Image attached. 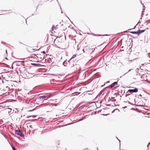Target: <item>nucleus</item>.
Returning <instances> with one entry per match:
<instances>
[{"instance_id": "f3484780", "label": "nucleus", "mask_w": 150, "mask_h": 150, "mask_svg": "<svg viewBox=\"0 0 150 150\" xmlns=\"http://www.w3.org/2000/svg\"><path fill=\"white\" fill-rule=\"evenodd\" d=\"M39 62V61H37V62Z\"/></svg>"}, {"instance_id": "4468645a", "label": "nucleus", "mask_w": 150, "mask_h": 150, "mask_svg": "<svg viewBox=\"0 0 150 150\" xmlns=\"http://www.w3.org/2000/svg\"><path fill=\"white\" fill-rule=\"evenodd\" d=\"M44 54H45V52L44 51H43V52H42Z\"/></svg>"}, {"instance_id": "ddd939ff", "label": "nucleus", "mask_w": 150, "mask_h": 150, "mask_svg": "<svg viewBox=\"0 0 150 150\" xmlns=\"http://www.w3.org/2000/svg\"><path fill=\"white\" fill-rule=\"evenodd\" d=\"M12 149L13 150H16V149L15 148V147H14V146H12Z\"/></svg>"}, {"instance_id": "7ed1b4c3", "label": "nucleus", "mask_w": 150, "mask_h": 150, "mask_svg": "<svg viewBox=\"0 0 150 150\" xmlns=\"http://www.w3.org/2000/svg\"><path fill=\"white\" fill-rule=\"evenodd\" d=\"M128 91L131 93H133L134 92H137L138 91V89L137 88H135L134 89H129L128 90Z\"/></svg>"}, {"instance_id": "2eb2a0df", "label": "nucleus", "mask_w": 150, "mask_h": 150, "mask_svg": "<svg viewBox=\"0 0 150 150\" xmlns=\"http://www.w3.org/2000/svg\"><path fill=\"white\" fill-rule=\"evenodd\" d=\"M150 144V142L149 143V144H148V146L149 145V144Z\"/></svg>"}, {"instance_id": "a211bd4d", "label": "nucleus", "mask_w": 150, "mask_h": 150, "mask_svg": "<svg viewBox=\"0 0 150 150\" xmlns=\"http://www.w3.org/2000/svg\"><path fill=\"white\" fill-rule=\"evenodd\" d=\"M20 44H21V42H20Z\"/></svg>"}, {"instance_id": "20e7f679", "label": "nucleus", "mask_w": 150, "mask_h": 150, "mask_svg": "<svg viewBox=\"0 0 150 150\" xmlns=\"http://www.w3.org/2000/svg\"><path fill=\"white\" fill-rule=\"evenodd\" d=\"M16 134L19 135L21 137H22V134L20 130H16L15 131Z\"/></svg>"}, {"instance_id": "f03ea898", "label": "nucleus", "mask_w": 150, "mask_h": 150, "mask_svg": "<svg viewBox=\"0 0 150 150\" xmlns=\"http://www.w3.org/2000/svg\"><path fill=\"white\" fill-rule=\"evenodd\" d=\"M49 97L48 96H40L39 97V99L41 100V101H42V100L43 99H45V100H47L48 98H49Z\"/></svg>"}, {"instance_id": "1a4fd4ad", "label": "nucleus", "mask_w": 150, "mask_h": 150, "mask_svg": "<svg viewBox=\"0 0 150 150\" xmlns=\"http://www.w3.org/2000/svg\"><path fill=\"white\" fill-rule=\"evenodd\" d=\"M130 33H132V34H139V32H138V31H133V32H130Z\"/></svg>"}, {"instance_id": "6e6552de", "label": "nucleus", "mask_w": 150, "mask_h": 150, "mask_svg": "<svg viewBox=\"0 0 150 150\" xmlns=\"http://www.w3.org/2000/svg\"><path fill=\"white\" fill-rule=\"evenodd\" d=\"M146 30V29L142 30H138V31L139 32V33H141L144 32Z\"/></svg>"}, {"instance_id": "f257e3e1", "label": "nucleus", "mask_w": 150, "mask_h": 150, "mask_svg": "<svg viewBox=\"0 0 150 150\" xmlns=\"http://www.w3.org/2000/svg\"><path fill=\"white\" fill-rule=\"evenodd\" d=\"M21 73L22 74V75L25 78H28L31 76L26 70H25L23 72H21Z\"/></svg>"}, {"instance_id": "423d86ee", "label": "nucleus", "mask_w": 150, "mask_h": 150, "mask_svg": "<svg viewBox=\"0 0 150 150\" xmlns=\"http://www.w3.org/2000/svg\"><path fill=\"white\" fill-rule=\"evenodd\" d=\"M35 50L33 49H31V48H30L29 49H28V52L31 53L33 52V50Z\"/></svg>"}, {"instance_id": "dca6fc26", "label": "nucleus", "mask_w": 150, "mask_h": 150, "mask_svg": "<svg viewBox=\"0 0 150 150\" xmlns=\"http://www.w3.org/2000/svg\"><path fill=\"white\" fill-rule=\"evenodd\" d=\"M116 100H114V101H116Z\"/></svg>"}, {"instance_id": "0eeeda50", "label": "nucleus", "mask_w": 150, "mask_h": 150, "mask_svg": "<svg viewBox=\"0 0 150 150\" xmlns=\"http://www.w3.org/2000/svg\"><path fill=\"white\" fill-rule=\"evenodd\" d=\"M34 59H35V58L33 57H29V60L30 61H33V60H34Z\"/></svg>"}, {"instance_id": "9b49d317", "label": "nucleus", "mask_w": 150, "mask_h": 150, "mask_svg": "<svg viewBox=\"0 0 150 150\" xmlns=\"http://www.w3.org/2000/svg\"><path fill=\"white\" fill-rule=\"evenodd\" d=\"M32 65H34L35 66H37L38 64H34V63H31Z\"/></svg>"}, {"instance_id": "39448f33", "label": "nucleus", "mask_w": 150, "mask_h": 150, "mask_svg": "<svg viewBox=\"0 0 150 150\" xmlns=\"http://www.w3.org/2000/svg\"><path fill=\"white\" fill-rule=\"evenodd\" d=\"M117 84V82H115L112 83L110 85L109 87L111 88H112L114 87L115 85H116Z\"/></svg>"}, {"instance_id": "9d476101", "label": "nucleus", "mask_w": 150, "mask_h": 150, "mask_svg": "<svg viewBox=\"0 0 150 150\" xmlns=\"http://www.w3.org/2000/svg\"><path fill=\"white\" fill-rule=\"evenodd\" d=\"M76 56V54H74L73 55L72 57H71V59H70V60H71V59H73V58H75Z\"/></svg>"}, {"instance_id": "f8f14e48", "label": "nucleus", "mask_w": 150, "mask_h": 150, "mask_svg": "<svg viewBox=\"0 0 150 150\" xmlns=\"http://www.w3.org/2000/svg\"><path fill=\"white\" fill-rule=\"evenodd\" d=\"M84 105H82L79 108V109H82L83 108H84Z\"/></svg>"}]
</instances>
